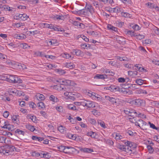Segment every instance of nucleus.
<instances>
[{
	"label": "nucleus",
	"instance_id": "nucleus-55",
	"mask_svg": "<svg viewBox=\"0 0 159 159\" xmlns=\"http://www.w3.org/2000/svg\"><path fill=\"white\" fill-rule=\"evenodd\" d=\"M149 124H150V127L153 129H155L157 130L158 129V127H156L154 125L151 123L150 122H149Z\"/></svg>",
	"mask_w": 159,
	"mask_h": 159
},
{
	"label": "nucleus",
	"instance_id": "nucleus-59",
	"mask_svg": "<svg viewBox=\"0 0 159 159\" xmlns=\"http://www.w3.org/2000/svg\"><path fill=\"white\" fill-rule=\"evenodd\" d=\"M56 110L59 112L63 111L62 107L61 106H57L56 107Z\"/></svg>",
	"mask_w": 159,
	"mask_h": 159
},
{
	"label": "nucleus",
	"instance_id": "nucleus-16",
	"mask_svg": "<svg viewBox=\"0 0 159 159\" xmlns=\"http://www.w3.org/2000/svg\"><path fill=\"white\" fill-rule=\"evenodd\" d=\"M118 91L124 94H126L129 92V91L128 89H126L123 88H119V89Z\"/></svg>",
	"mask_w": 159,
	"mask_h": 159
},
{
	"label": "nucleus",
	"instance_id": "nucleus-40",
	"mask_svg": "<svg viewBox=\"0 0 159 159\" xmlns=\"http://www.w3.org/2000/svg\"><path fill=\"white\" fill-rule=\"evenodd\" d=\"M20 46L23 49H26L30 48V46H28V44L25 43L20 44Z\"/></svg>",
	"mask_w": 159,
	"mask_h": 159
},
{
	"label": "nucleus",
	"instance_id": "nucleus-42",
	"mask_svg": "<svg viewBox=\"0 0 159 159\" xmlns=\"http://www.w3.org/2000/svg\"><path fill=\"white\" fill-rule=\"evenodd\" d=\"M98 123L100 124L101 126L104 128H105L106 127L104 122L103 121H102L101 120H98Z\"/></svg>",
	"mask_w": 159,
	"mask_h": 159
},
{
	"label": "nucleus",
	"instance_id": "nucleus-53",
	"mask_svg": "<svg viewBox=\"0 0 159 159\" xmlns=\"http://www.w3.org/2000/svg\"><path fill=\"white\" fill-rule=\"evenodd\" d=\"M9 90L10 92L14 93L15 94L17 91V89L15 88H9Z\"/></svg>",
	"mask_w": 159,
	"mask_h": 159
},
{
	"label": "nucleus",
	"instance_id": "nucleus-26",
	"mask_svg": "<svg viewBox=\"0 0 159 159\" xmlns=\"http://www.w3.org/2000/svg\"><path fill=\"white\" fill-rule=\"evenodd\" d=\"M26 127L28 130L32 132H33L35 130V128L34 126L29 125H26Z\"/></svg>",
	"mask_w": 159,
	"mask_h": 159
},
{
	"label": "nucleus",
	"instance_id": "nucleus-15",
	"mask_svg": "<svg viewBox=\"0 0 159 159\" xmlns=\"http://www.w3.org/2000/svg\"><path fill=\"white\" fill-rule=\"evenodd\" d=\"M110 89L109 90L114 92L118 91L119 89V87L116 85H111L110 86Z\"/></svg>",
	"mask_w": 159,
	"mask_h": 159
},
{
	"label": "nucleus",
	"instance_id": "nucleus-46",
	"mask_svg": "<svg viewBox=\"0 0 159 159\" xmlns=\"http://www.w3.org/2000/svg\"><path fill=\"white\" fill-rule=\"evenodd\" d=\"M65 128L62 126H60L58 128V130L61 133H63L65 130Z\"/></svg>",
	"mask_w": 159,
	"mask_h": 159
},
{
	"label": "nucleus",
	"instance_id": "nucleus-45",
	"mask_svg": "<svg viewBox=\"0 0 159 159\" xmlns=\"http://www.w3.org/2000/svg\"><path fill=\"white\" fill-rule=\"evenodd\" d=\"M127 34L128 35H130L131 36H135V34L133 31H128L127 32Z\"/></svg>",
	"mask_w": 159,
	"mask_h": 159
},
{
	"label": "nucleus",
	"instance_id": "nucleus-18",
	"mask_svg": "<svg viewBox=\"0 0 159 159\" xmlns=\"http://www.w3.org/2000/svg\"><path fill=\"white\" fill-rule=\"evenodd\" d=\"M36 97L37 99L39 100L42 101L45 99L44 96L42 94L39 93L36 94Z\"/></svg>",
	"mask_w": 159,
	"mask_h": 159
},
{
	"label": "nucleus",
	"instance_id": "nucleus-8",
	"mask_svg": "<svg viewBox=\"0 0 159 159\" xmlns=\"http://www.w3.org/2000/svg\"><path fill=\"white\" fill-rule=\"evenodd\" d=\"M107 28L110 31H113L114 32H117L118 29L111 24H108L107 26Z\"/></svg>",
	"mask_w": 159,
	"mask_h": 159
},
{
	"label": "nucleus",
	"instance_id": "nucleus-39",
	"mask_svg": "<svg viewBox=\"0 0 159 159\" xmlns=\"http://www.w3.org/2000/svg\"><path fill=\"white\" fill-rule=\"evenodd\" d=\"M68 108L72 110H76V107L73 104H70L67 106Z\"/></svg>",
	"mask_w": 159,
	"mask_h": 159
},
{
	"label": "nucleus",
	"instance_id": "nucleus-25",
	"mask_svg": "<svg viewBox=\"0 0 159 159\" xmlns=\"http://www.w3.org/2000/svg\"><path fill=\"white\" fill-rule=\"evenodd\" d=\"M102 2L104 4H107L108 3L110 4H112L114 3V2L113 0H98Z\"/></svg>",
	"mask_w": 159,
	"mask_h": 159
},
{
	"label": "nucleus",
	"instance_id": "nucleus-43",
	"mask_svg": "<svg viewBox=\"0 0 159 159\" xmlns=\"http://www.w3.org/2000/svg\"><path fill=\"white\" fill-rule=\"evenodd\" d=\"M62 82L64 83L65 85H70L71 84V80H65Z\"/></svg>",
	"mask_w": 159,
	"mask_h": 159
},
{
	"label": "nucleus",
	"instance_id": "nucleus-6",
	"mask_svg": "<svg viewBox=\"0 0 159 159\" xmlns=\"http://www.w3.org/2000/svg\"><path fill=\"white\" fill-rule=\"evenodd\" d=\"M63 90L67 92H72V87L70 85H64Z\"/></svg>",
	"mask_w": 159,
	"mask_h": 159
},
{
	"label": "nucleus",
	"instance_id": "nucleus-48",
	"mask_svg": "<svg viewBox=\"0 0 159 159\" xmlns=\"http://www.w3.org/2000/svg\"><path fill=\"white\" fill-rule=\"evenodd\" d=\"M134 99L132 98H130L128 100L127 102L132 105H134Z\"/></svg>",
	"mask_w": 159,
	"mask_h": 159
},
{
	"label": "nucleus",
	"instance_id": "nucleus-9",
	"mask_svg": "<svg viewBox=\"0 0 159 159\" xmlns=\"http://www.w3.org/2000/svg\"><path fill=\"white\" fill-rule=\"evenodd\" d=\"M64 87V85L62 84H57L54 86V89L58 91L63 90Z\"/></svg>",
	"mask_w": 159,
	"mask_h": 159
},
{
	"label": "nucleus",
	"instance_id": "nucleus-27",
	"mask_svg": "<svg viewBox=\"0 0 159 159\" xmlns=\"http://www.w3.org/2000/svg\"><path fill=\"white\" fill-rule=\"evenodd\" d=\"M71 148H72V147H71L66 146L64 152L66 154L70 153L71 151H70V149Z\"/></svg>",
	"mask_w": 159,
	"mask_h": 159
},
{
	"label": "nucleus",
	"instance_id": "nucleus-22",
	"mask_svg": "<svg viewBox=\"0 0 159 159\" xmlns=\"http://www.w3.org/2000/svg\"><path fill=\"white\" fill-rule=\"evenodd\" d=\"M87 135L90 136L92 138H95L96 136V134L93 131H90L87 133Z\"/></svg>",
	"mask_w": 159,
	"mask_h": 159
},
{
	"label": "nucleus",
	"instance_id": "nucleus-57",
	"mask_svg": "<svg viewBox=\"0 0 159 159\" xmlns=\"http://www.w3.org/2000/svg\"><path fill=\"white\" fill-rule=\"evenodd\" d=\"M66 146L61 145L59 147V149L60 151L61 152H64V151Z\"/></svg>",
	"mask_w": 159,
	"mask_h": 159
},
{
	"label": "nucleus",
	"instance_id": "nucleus-5",
	"mask_svg": "<svg viewBox=\"0 0 159 159\" xmlns=\"http://www.w3.org/2000/svg\"><path fill=\"white\" fill-rule=\"evenodd\" d=\"M86 106L88 108H94L95 107L94 102L88 100H87Z\"/></svg>",
	"mask_w": 159,
	"mask_h": 159
},
{
	"label": "nucleus",
	"instance_id": "nucleus-36",
	"mask_svg": "<svg viewBox=\"0 0 159 159\" xmlns=\"http://www.w3.org/2000/svg\"><path fill=\"white\" fill-rule=\"evenodd\" d=\"M73 52L77 56H79L81 55L82 52L80 50H75Z\"/></svg>",
	"mask_w": 159,
	"mask_h": 159
},
{
	"label": "nucleus",
	"instance_id": "nucleus-20",
	"mask_svg": "<svg viewBox=\"0 0 159 159\" xmlns=\"http://www.w3.org/2000/svg\"><path fill=\"white\" fill-rule=\"evenodd\" d=\"M106 75L97 74L94 77V79H104L106 78Z\"/></svg>",
	"mask_w": 159,
	"mask_h": 159
},
{
	"label": "nucleus",
	"instance_id": "nucleus-30",
	"mask_svg": "<svg viewBox=\"0 0 159 159\" xmlns=\"http://www.w3.org/2000/svg\"><path fill=\"white\" fill-rule=\"evenodd\" d=\"M38 106L39 107V109H42L45 108V106L44 103L42 102H38L37 104Z\"/></svg>",
	"mask_w": 159,
	"mask_h": 159
},
{
	"label": "nucleus",
	"instance_id": "nucleus-14",
	"mask_svg": "<svg viewBox=\"0 0 159 159\" xmlns=\"http://www.w3.org/2000/svg\"><path fill=\"white\" fill-rule=\"evenodd\" d=\"M50 101L54 102H57L58 101L57 98L53 95H51L49 97Z\"/></svg>",
	"mask_w": 159,
	"mask_h": 159
},
{
	"label": "nucleus",
	"instance_id": "nucleus-35",
	"mask_svg": "<svg viewBox=\"0 0 159 159\" xmlns=\"http://www.w3.org/2000/svg\"><path fill=\"white\" fill-rule=\"evenodd\" d=\"M7 137L5 136H1L0 137V143H7L6 142V140L7 139Z\"/></svg>",
	"mask_w": 159,
	"mask_h": 159
},
{
	"label": "nucleus",
	"instance_id": "nucleus-34",
	"mask_svg": "<svg viewBox=\"0 0 159 159\" xmlns=\"http://www.w3.org/2000/svg\"><path fill=\"white\" fill-rule=\"evenodd\" d=\"M27 118L28 119H30L33 122H35L36 121V117L34 116H31L30 115L27 116Z\"/></svg>",
	"mask_w": 159,
	"mask_h": 159
},
{
	"label": "nucleus",
	"instance_id": "nucleus-33",
	"mask_svg": "<svg viewBox=\"0 0 159 159\" xmlns=\"http://www.w3.org/2000/svg\"><path fill=\"white\" fill-rule=\"evenodd\" d=\"M63 57L66 58V59L72 60L73 58V57H72L69 54L66 53H65L63 55Z\"/></svg>",
	"mask_w": 159,
	"mask_h": 159
},
{
	"label": "nucleus",
	"instance_id": "nucleus-13",
	"mask_svg": "<svg viewBox=\"0 0 159 159\" xmlns=\"http://www.w3.org/2000/svg\"><path fill=\"white\" fill-rule=\"evenodd\" d=\"M105 98L106 100H109L113 104L116 103V99L114 98L111 97L109 96H106Z\"/></svg>",
	"mask_w": 159,
	"mask_h": 159
},
{
	"label": "nucleus",
	"instance_id": "nucleus-28",
	"mask_svg": "<svg viewBox=\"0 0 159 159\" xmlns=\"http://www.w3.org/2000/svg\"><path fill=\"white\" fill-rule=\"evenodd\" d=\"M16 133H17L19 134H21L22 135H24L25 134V132L19 129H17L15 131Z\"/></svg>",
	"mask_w": 159,
	"mask_h": 159
},
{
	"label": "nucleus",
	"instance_id": "nucleus-31",
	"mask_svg": "<svg viewBox=\"0 0 159 159\" xmlns=\"http://www.w3.org/2000/svg\"><path fill=\"white\" fill-rule=\"evenodd\" d=\"M105 72L107 75L113 76L115 74L113 72H112L111 70L108 69L106 70Z\"/></svg>",
	"mask_w": 159,
	"mask_h": 159
},
{
	"label": "nucleus",
	"instance_id": "nucleus-1",
	"mask_svg": "<svg viewBox=\"0 0 159 159\" xmlns=\"http://www.w3.org/2000/svg\"><path fill=\"white\" fill-rule=\"evenodd\" d=\"M5 78L6 80L8 82L12 83L20 84L22 82L21 79L16 75H8Z\"/></svg>",
	"mask_w": 159,
	"mask_h": 159
},
{
	"label": "nucleus",
	"instance_id": "nucleus-60",
	"mask_svg": "<svg viewBox=\"0 0 159 159\" xmlns=\"http://www.w3.org/2000/svg\"><path fill=\"white\" fill-rule=\"evenodd\" d=\"M9 150H10V152H11L14 151H16V149L15 147L13 146H10L8 148Z\"/></svg>",
	"mask_w": 159,
	"mask_h": 159
},
{
	"label": "nucleus",
	"instance_id": "nucleus-7",
	"mask_svg": "<svg viewBox=\"0 0 159 159\" xmlns=\"http://www.w3.org/2000/svg\"><path fill=\"white\" fill-rule=\"evenodd\" d=\"M48 43L52 46H56L58 44L57 40L55 39H51L48 41Z\"/></svg>",
	"mask_w": 159,
	"mask_h": 159
},
{
	"label": "nucleus",
	"instance_id": "nucleus-19",
	"mask_svg": "<svg viewBox=\"0 0 159 159\" xmlns=\"http://www.w3.org/2000/svg\"><path fill=\"white\" fill-rule=\"evenodd\" d=\"M125 111H126L125 110ZM125 112L126 114L129 115V116H133V115H132L133 113L136 114V116L137 114L135 110H131L128 111H126V112Z\"/></svg>",
	"mask_w": 159,
	"mask_h": 159
},
{
	"label": "nucleus",
	"instance_id": "nucleus-10",
	"mask_svg": "<svg viewBox=\"0 0 159 159\" xmlns=\"http://www.w3.org/2000/svg\"><path fill=\"white\" fill-rule=\"evenodd\" d=\"M16 39H24L26 38V36L23 34H18L15 35Z\"/></svg>",
	"mask_w": 159,
	"mask_h": 159
},
{
	"label": "nucleus",
	"instance_id": "nucleus-41",
	"mask_svg": "<svg viewBox=\"0 0 159 159\" xmlns=\"http://www.w3.org/2000/svg\"><path fill=\"white\" fill-rule=\"evenodd\" d=\"M135 82L139 85H141L143 84V80L141 79H138L135 80Z\"/></svg>",
	"mask_w": 159,
	"mask_h": 159
},
{
	"label": "nucleus",
	"instance_id": "nucleus-56",
	"mask_svg": "<svg viewBox=\"0 0 159 159\" xmlns=\"http://www.w3.org/2000/svg\"><path fill=\"white\" fill-rule=\"evenodd\" d=\"M22 93L23 92L21 91L17 90L16 92L15 95L16 96H20L22 95Z\"/></svg>",
	"mask_w": 159,
	"mask_h": 159
},
{
	"label": "nucleus",
	"instance_id": "nucleus-62",
	"mask_svg": "<svg viewBox=\"0 0 159 159\" xmlns=\"http://www.w3.org/2000/svg\"><path fill=\"white\" fill-rule=\"evenodd\" d=\"M5 63L7 66H10L12 65V63L11 61L10 60H7L6 62Z\"/></svg>",
	"mask_w": 159,
	"mask_h": 159
},
{
	"label": "nucleus",
	"instance_id": "nucleus-50",
	"mask_svg": "<svg viewBox=\"0 0 159 159\" xmlns=\"http://www.w3.org/2000/svg\"><path fill=\"white\" fill-rule=\"evenodd\" d=\"M9 124V123L7 121H4L3 124H2V123H1V127L2 128H4L5 127H6V125H7Z\"/></svg>",
	"mask_w": 159,
	"mask_h": 159
},
{
	"label": "nucleus",
	"instance_id": "nucleus-47",
	"mask_svg": "<svg viewBox=\"0 0 159 159\" xmlns=\"http://www.w3.org/2000/svg\"><path fill=\"white\" fill-rule=\"evenodd\" d=\"M68 136L70 138V139L73 140H75L77 137L76 135L72 134H70Z\"/></svg>",
	"mask_w": 159,
	"mask_h": 159
},
{
	"label": "nucleus",
	"instance_id": "nucleus-23",
	"mask_svg": "<svg viewBox=\"0 0 159 159\" xmlns=\"http://www.w3.org/2000/svg\"><path fill=\"white\" fill-rule=\"evenodd\" d=\"M121 15L125 18H130L131 17V15L130 14L127 12H124L122 11L121 12Z\"/></svg>",
	"mask_w": 159,
	"mask_h": 159
},
{
	"label": "nucleus",
	"instance_id": "nucleus-17",
	"mask_svg": "<svg viewBox=\"0 0 159 159\" xmlns=\"http://www.w3.org/2000/svg\"><path fill=\"white\" fill-rule=\"evenodd\" d=\"M65 65L66 67L70 69H73L75 67L74 64L72 63H66Z\"/></svg>",
	"mask_w": 159,
	"mask_h": 159
},
{
	"label": "nucleus",
	"instance_id": "nucleus-51",
	"mask_svg": "<svg viewBox=\"0 0 159 159\" xmlns=\"http://www.w3.org/2000/svg\"><path fill=\"white\" fill-rule=\"evenodd\" d=\"M126 147L125 145H120L119 148L123 151L125 152Z\"/></svg>",
	"mask_w": 159,
	"mask_h": 159
},
{
	"label": "nucleus",
	"instance_id": "nucleus-11",
	"mask_svg": "<svg viewBox=\"0 0 159 159\" xmlns=\"http://www.w3.org/2000/svg\"><path fill=\"white\" fill-rule=\"evenodd\" d=\"M19 18L21 20L25 21L27 20L29 17L25 14H20L18 16Z\"/></svg>",
	"mask_w": 159,
	"mask_h": 159
},
{
	"label": "nucleus",
	"instance_id": "nucleus-52",
	"mask_svg": "<svg viewBox=\"0 0 159 159\" xmlns=\"http://www.w3.org/2000/svg\"><path fill=\"white\" fill-rule=\"evenodd\" d=\"M146 5H147L148 7L150 8L155 7V5L153 3L148 2L146 4Z\"/></svg>",
	"mask_w": 159,
	"mask_h": 159
},
{
	"label": "nucleus",
	"instance_id": "nucleus-44",
	"mask_svg": "<svg viewBox=\"0 0 159 159\" xmlns=\"http://www.w3.org/2000/svg\"><path fill=\"white\" fill-rule=\"evenodd\" d=\"M154 32L157 35L159 36V29L157 27H155L153 29Z\"/></svg>",
	"mask_w": 159,
	"mask_h": 159
},
{
	"label": "nucleus",
	"instance_id": "nucleus-4",
	"mask_svg": "<svg viewBox=\"0 0 159 159\" xmlns=\"http://www.w3.org/2000/svg\"><path fill=\"white\" fill-rule=\"evenodd\" d=\"M80 150L81 152L88 153H91L93 151V149L87 148H80Z\"/></svg>",
	"mask_w": 159,
	"mask_h": 159
},
{
	"label": "nucleus",
	"instance_id": "nucleus-38",
	"mask_svg": "<svg viewBox=\"0 0 159 159\" xmlns=\"http://www.w3.org/2000/svg\"><path fill=\"white\" fill-rule=\"evenodd\" d=\"M57 70L58 73L60 75H63L66 73V71L63 70L59 69H57Z\"/></svg>",
	"mask_w": 159,
	"mask_h": 159
},
{
	"label": "nucleus",
	"instance_id": "nucleus-63",
	"mask_svg": "<svg viewBox=\"0 0 159 159\" xmlns=\"http://www.w3.org/2000/svg\"><path fill=\"white\" fill-rule=\"evenodd\" d=\"M138 121L139 122V123H140V125H146V122L143 121V120L141 119L139 120Z\"/></svg>",
	"mask_w": 159,
	"mask_h": 159
},
{
	"label": "nucleus",
	"instance_id": "nucleus-64",
	"mask_svg": "<svg viewBox=\"0 0 159 159\" xmlns=\"http://www.w3.org/2000/svg\"><path fill=\"white\" fill-rule=\"evenodd\" d=\"M9 113L8 111H6L3 113V116L5 118H7L9 115Z\"/></svg>",
	"mask_w": 159,
	"mask_h": 159
},
{
	"label": "nucleus",
	"instance_id": "nucleus-21",
	"mask_svg": "<svg viewBox=\"0 0 159 159\" xmlns=\"http://www.w3.org/2000/svg\"><path fill=\"white\" fill-rule=\"evenodd\" d=\"M85 8L90 12H91L93 9V7L91 5L87 3H86Z\"/></svg>",
	"mask_w": 159,
	"mask_h": 159
},
{
	"label": "nucleus",
	"instance_id": "nucleus-54",
	"mask_svg": "<svg viewBox=\"0 0 159 159\" xmlns=\"http://www.w3.org/2000/svg\"><path fill=\"white\" fill-rule=\"evenodd\" d=\"M6 125V127H5L4 129H7L9 131L11 130V127L12 126V125L10 124L9 123Z\"/></svg>",
	"mask_w": 159,
	"mask_h": 159
},
{
	"label": "nucleus",
	"instance_id": "nucleus-32",
	"mask_svg": "<svg viewBox=\"0 0 159 159\" xmlns=\"http://www.w3.org/2000/svg\"><path fill=\"white\" fill-rule=\"evenodd\" d=\"M136 93L138 94H147V92L145 90H143L142 89H139L136 90Z\"/></svg>",
	"mask_w": 159,
	"mask_h": 159
},
{
	"label": "nucleus",
	"instance_id": "nucleus-2",
	"mask_svg": "<svg viewBox=\"0 0 159 159\" xmlns=\"http://www.w3.org/2000/svg\"><path fill=\"white\" fill-rule=\"evenodd\" d=\"M136 147V145L132 146V147L127 146L126 147V152L128 154L132 156L134 154L135 152L134 148Z\"/></svg>",
	"mask_w": 159,
	"mask_h": 159
},
{
	"label": "nucleus",
	"instance_id": "nucleus-12",
	"mask_svg": "<svg viewBox=\"0 0 159 159\" xmlns=\"http://www.w3.org/2000/svg\"><path fill=\"white\" fill-rule=\"evenodd\" d=\"M48 154L49 153L47 152L42 151L39 153V156H40L42 158H48Z\"/></svg>",
	"mask_w": 159,
	"mask_h": 159
},
{
	"label": "nucleus",
	"instance_id": "nucleus-61",
	"mask_svg": "<svg viewBox=\"0 0 159 159\" xmlns=\"http://www.w3.org/2000/svg\"><path fill=\"white\" fill-rule=\"evenodd\" d=\"M24 25V24L22 23H18L15 24V26L17 28H19L21 26H23Z\"/></svg>",
	"mask_w": 159,
	"mask_h": 159
},
{
	"label": "nucleus",
	"instance_id": "nucleus-49",
	"mask_svg": "<svg viewBox=\"0 0 159 159\" xmlns=\"http://www.w3.org/2000/svg\"><path fill=\"white\" fill-rule=\"evenodd\" d=\"M82 38L83 40H84L86 42H88L89 41V39L87 38L85 36L83 35H80V37H79Z\"/></svg>",
	"mask_w": 159,
	"mask_h": 159
},
{
	"label": "nucleus",
	"instance_id": "nucleus-3",
	"mask_svg": "<svg viewBox=\"0 0 159 159\" xmlns=\"http://www.w3.org/2000/svg\"><path fill=\"white\" fill-rule=\"evenodd\" d=\"M144 103V101L139 99H134V106H141Z\"/></svg>",
	"mask_w": 159,
	"mask_h": 159
},
{
	"label": "nucleus",
	"instance_id": "nucleus-24",
	"mask_svg": "<svg viewBox=\"0 0 159 159\" xmlns=\"http://www.w3.org/2000/svg\"><path fill=\"white\" fill-rule=\"evenodd\" d=\"M32 139L33 140L37 141L40 142H42V137H40L35 136H33L32 137Z\"/></svg>",
	"mask_w": 159,
	"mask_h": 159
},
{
	"label": "nucleus",
	"instance_id": "nucleus-37",
	"mask_svg": "<svg viewBox=\"0 0 159 159\" xmlns=\"http://www.w3.org/2000/svg\"><path fill=\"white\" fill-rule=\"evenodd\" d=\"M122 11V10L121 8H120L118 7H116L114 8V13H116L117 14L118 13L121 12Z\"/></svg>",
	"mask_w": 159,
	"mask_h": 159
},
{
	"label": "nucleus",
	"instance_id": "nucleus-58",
	"mask_svg": "<svg viewBox=\"0 0 159 159\" xmlns=\"http://www.w3.org/2000/svg\"><path fill=\"white\" fill-rule=\"evenodd\" d=\"M139 50L143 53H145L146 52V51L144 48L142 46L139 47Z\"/></svg>",
	"mask_w": 159,
	"mask_h": 159
},
{
	"label": "nucleus",
	"instance_id": "nucleus-29",
	"mask_svg": "<svg viewBox=\"0 0 159 159\" xmlns=\"http://www.w3.org/2000/svg\"><path fill=\"white\" fill-rule=\"evenodd\" d=\"M125 144L126 145L125 146L126 147H127V146L132 147V146H134V145H135L134 143L128 141L125 142Z\"/></svg>",
	"mask_w": 159,
	"mask_h": 159
}]
</instances>
